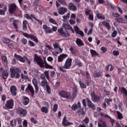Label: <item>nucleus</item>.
Masks as SVG:
<instances>
[{
    "mask_svg": "<svg viewBox=\"0 0 127 127\" xmlns=\"http://www.w3.org/2000/svg\"><path fill=\"white\" fill-rule=\"evenodd\" d=\"M46 88L48 94H50L51 93V89H50V87L49 85H48L46 86Z\"/></svg>",
    "mask_w": 127,
    "mask_h": 127,
    "instance_id": "54",
    "label": "nucleus"
},
{
    "mask_svg": "<svg viewBox=\"0 0 127 127\" xmlns=\"http://www.w3.org/2000/svg\"><path fill=\"white\" fill-rule=\"evenodd\" d=\"M52 32H53L52 31V30L50 29V28L48 27V28H47L46 29V32H45V33L46 34H48V33H52Z\"/></svg>",
    "mask_w": 127,
    "mask_h": 127,
    "instance_id": "46",
    "label": "nucleus"
},
{
    "mask_svg": "<svg viewBox=\"0 0 127 127\" xmlns=\"http://www.w3.org/2000/svg\"><path fill=\"white\" fill-rule=\"evenodd\" d=\"M22 100H23V104L24 105V106H26L27 105H28V103H29V98L26 96H23L22 97Z\"/></svg>",
    "mask_w": 127,
    "mask_h": 127,
    "instance_id": "22",
    "label": "nucleus"
},
{
    "mask_svg": "<svg viewBox=\"0 0 127 127\" xmlns=\"http://www.w3.org/2000/svg\"><path fill=\"white\" fill-rule=\"evenodd\" d=\"M45 67L46 69H53V67L48 64H47V63L45 61Z\"/></svg>",
    "mask_w": 127,
    "mask_h": 127,
    "instance_id": "37",
    "label": "nucleus"
},
{
    "mask_svg": "<svg viewBox=\"0 0 127 127\" xmlns=\"http://www.w3.org/2000/svg\"><path fill=\"white\" fill-rule=\"evenodd\" d=\"M15 120H16V122H17L18 125H21V123H22V120L20 117L16 118Z\"/></svg>",
    "mask_w": 127,
    "mask_h": 127,
    "instance_id": "42",
    "label": "nucleus"
},
{
    "mask_svg": "<svg viewBox=\"0 0 127 127\" xmlns=\"http://www.w3.org/2000/svg\"><path fill=\"white\" fill-rule=\"evenodd\" d=\"M122 92L124 93V94H125L126 96L127 97V90L125 87H122L121 88Z\"/></svg>",
    "mask_w": 127,
    "mask_h": 127,
    "instance_id": "48",
    "label": "nucleus"
},
{
    "mask_svg": "<svg viewBox=\"0 0 127 127\" xmlns=\"http://www.w3.org/2000/svg\"><path fill=\"white\" fill-rule=\"evenodd\" d=\"M115 20L118 22V23H124V19L122 18H116Z\"/></svg>",
    "mask_w": 127,
    "mask_h": 127,
    "instance_id": "38",
    "label": "nucleus"
},
{
    "mask_svg": "<svg viewBox=\"0 0 127 127\" xmlns=\"http://www.w3.org/2000/svg\"><path fill=\"white\" fill-rule=\"evenodd\" d=\"M93 76L95 78H97V77H100L101 76V72H95L93 73Z\"/></svg>",
    "mask_w": 127,
    "mask_h": 127,
    "instance_id": "45",
    "label": "nucleus"
},
{
    "mask_svg": "<svg viewBox=\"0 0 127 127\" xmlns=\"http://www.w3.org/2000/svg\"><path fill=\"white\" fill-rule=\"evenodd\" d=\"M5 106L3 107L5 110V109H12L13 108V100L10 99L7 101Z\"/></svg>",
    "mask_w": 127,
    "mask_h": 127,
    "instance_id": "6",
    "label": "nucleus"
},
{
    "mask_svg": "<svg viewBox=\"0 0 127 127\" xmlns=\"http://www.w3.org/2000/svg\"><path fill=\"white\" fill-rule=\"evenodd\" d=\"M2 61L5 63V64H6L7 63V60H6V57L4 56H2Z\"/></svg>",
    "mask_w": 127,
    "mask_h": 127,
    "instance_id": "55",
    "label": "nucleus"
},
{
    "mask_svg": "<svg viewBox=\"0 0 127 127\" xmlns=\"http://www.w3.org/2000/svg\"><path fill=\"white\" fill-rule=\"evenodd\" d=\"M113 53L114 56H119L120 55V52L118 51H114Z\"/></svg>",
    "mask_w": 127,
    "mask_h": 127,
    "instance_id": "57",
    "label": "nucleus"
},
{
    "mask_svg": "<svg viewBox=\"0 0 127 127\" xmlns=\"http://www.w3.org/2000/svg\"><path fill=\"white\" fill-rule=\"evenodd\" d=\"M66 58V55H61L60 56L58 57V62H62L64 59Z\"/></svg>",
    "mask_w": 127,
    "mask_h": 127,
    "instance_id": "28",
    "label": "nucleus"
},
{
    "mask_svg": "<svg viewBox=\"0 0 127 127\" xmlns=\"http://www.w3.org/2000/svg\"><path fill=\"white\" fill-rule=\"evenodd\" d=\"M39 3V0H35L33 4V5H34V6H37Z\"/></svg>",
    "mask_w": 127,
    "mask_h": 127,
    "instance_id": "56",
    "label": "nucleus"
},
{
    "mask_svg": "<svg viewBox=\"0 0 127 127\" xmlns=\"http://www.w3.org/2000/svg\"><path fill=\"white\" fill-rule=\"evenodd\" d=\"M70 51L72 53V54H75V49L73 47H71L69 49Z\"/></svg>",
    "mask_w": 127,
    "mask_h": 127,
    "instance_id": "62",
    "label": "nucleus"
},
{
    "mask_svg": "<svg viewBox=\"0 0 127 127\" xmlns=\"http://www.w3.org/2000/svg\"><path fill=\"white\" fill-rule=\"evenodd\" d=\"M90 95L93 102H100L101 101V97L99 96H97L94 91L91 92Z\"/></svg>",
    "mask_w": 127,
    "mask_h": 127,
    "instance_id": "5",
    "label": "nucleus"
},
{
    "mask_svg": "<svg viewBox=\"0 0 127 127\" xmlns=\"http://www.w3.org/2000/svg\"><path fill=\"white\" fill-rule=\"evenodd\" d=\"M90 53L92 55V56H98L99 55L96 51L94 50H90Z\"/></svg>",
    "mask_w": 127,
    "mask_h": 127,
    "instance_id": "36",
    "label": "nucleus"
},
{
    "mask_svg": "<svg viewBox=\"0 0 127 127\" xmlns=\"http://www.w3.org/2000/svg\"><path fill=\"white\" fill-rule=\"evenodd\" d=\"M10 73H11V78H17L18 79L20 77L19 73H20V69L15 67L13 68H10Z\"/></svg>",
    "mask_w": 127,
    "mask_h": 127,
    "instance_id": "1",
    "label": "nucleus"
},
{
    "mask_svg": "<svg viewBox=\"0 0 127 127\" xmlns=\"http://www.w3.org/2000/svg\"><path fill=\"white\" fill-rule=\"evenodd\" d=\"M14 56L15 58L17 59V60H18V61H20V62H23V63H24L25 62V61H26L28 65H30V60H28L27 58L25 57L22 58L21 57V56L18 55L16 54H15Z\"/></svg>",
    "mask_w": 127,
    "mask_h": 127,
    "instance_id": "2",
    "label": "nucleus"
},
{
    "mask_svg": "<svg viewBox=\"0 0 127 127\" xmlns=\"http://www.w3.org/2000/svg\"><path fill=\"white\" fill-rule=\"evenodd\" d=\"M68 9L70 10H72L73 11H76L77 10V6L74 3L70 2L68 4Z\"/></svg>",
    "mask_w": 127,
    "mask_h": 127,
    "instance_id": "15",
    "label": "nucleus"
},
{
    "mask_svg": "<svg viewBox=\"0 0 127 127\" xmlns=\"http://www.w3.org/2000/svg\"><path fill=\"white\" fill-rule=\"evenodd\" d=\"M79 85L81 88H83V89H86V85L84 84V83L82 82V81H79Z\"/></svg>",
    "mask_w": 127,
    "mask_h": 127,
    "instance_id": "53",
    "label": "nucleus"
},
{
    "mask_svg": "<svg viewBox=\"0 0 127 127\" xmlns=\"http://www.w3.org/2000/svg\"><path fill=\"white\" fill-rule=\"evenodd\" d=\"M41 111L43 113H45V114L48 113V109L46 107H42Z\"/></svg>",
    "mask_w": 127,
    "mask_h": 127,
    "instance_id": "40",
    "label": "nucleus"
},
{
    "mask_svg": "<svg viewBox=\"0 0 127 127\" xmlns=\"http://www.w3.org/2000/svg\"><path fill=\"white\" fill-rule=\"evenodd\" d=\"M23 35L25 36V37H27V38H30L31 39L33 40L34 42H36V43H38V39L35 36H33L32 34H28L26 33H24L23 34Z\"/></svg>",
    "mask_w": 127,
    "mask_h": 127,
    "instance_id": "7",
    "label": "nucleus"
},
{
    "mask_svg": "<svg viewBox=\"0 0 127 127\" xmlns=\"http://www.w3.org/2000/svg\"><path fill=\"white\" fill-rule=\"evenodd\" d=\"M32 83L35 87V93L38 94V91L39 90V87H38V81L35 78H33L32 80Z\"/></svg>",
    "mask_w": 127,
    "mask_h": 127,
    "instance_id": "13",
    "label": "nucleus"
},
{
    "mask_svg": "<svg viewBox=\"0 0 127 127\" xmlns=\"http://www.w3.org/2000/svg\"><path fill=\"white\" fill-rule=\"evenodd\" d=\"M58 69L59 70V71H61L62 72H65L66 70L65 69V65H64V66H60V65H58Z\"/></svg>",
    "mask_w": 127,
    "mask_h": 127,
    "instance_id": "32",
    "label": "nucleus"
},
{
    "mask_svg": "<svg viewBox=\"0 0 127 127\" xmlns=\"http://www.w3.org/2000/svg\"><path fill=\"white\" fill-rule=\"evenodd\" d=\"M84 123L83 125H86L89 123V118L88 117H86L84 120H83Z\"/></svg>",
    "mask_w": 127,
    "mask_h": 127,
    "instance_id": "49",
    "label": "nucleus"
},
{
    "mask_svg": "<svg viewBox=\"0 0 127 127\" xmlns=\"http://www.w3.org/2000/svg\"><path fill=\"white\" fill-rule=\"evenodd\" d=\"M78 95V88L77 86H74L72 88V99H75L76 97H77Z\"/></svg>",
    "mask_w": 127,
    "mask_h": 127,
    "instance_id": "16",
    "label": "nucleus"
},
{
    "mask_svg": "<svg viewBox=\"0 0 127 127\" xmlns=\"http://www.w3.org/2000/svg\"><path fill=\"white\" fill-rule=\"evenodd\" d=\"M59 95L62 98L70 99L72 98V96L68 92H66L64 91H62L59 92Z\"/></svg>",
    "mask_w": 127,
    "mask_h": 127,
    "instance_id": "4",
    "label": "nucleus"
},
{
    "mask_svg": "<svg viewBox=\"0 0 127 127\" xmlns=\"http://www.w3.org/2000/svg\"><path fill=\"white\" fill-rule=\"evenodd\" d=\"M18 20H14L13 21L12 25L13 26V27L14 29H15V31L16 32H18Z\"/></svg>",
    "mask_w": 127,
    "mask_h": 127,
    "instance_id": "17",
    "label": "nucleus"
},
{
    "mask_svg": "<svg viewBox=\"0 0 127 127\" xmlns=\"http://www.w3.org/2000/svg\"><path fill=\"white\" fill-rule=\"evenodd\" d=\"M69 27H70V24L69 23L63 24V27H64V28H65V29H67V28H69Z\"/></svg>",
    "mask_w": 127,
    "mask_h": 127,
    "instance_id": "44",
    "label": "nucleus"
},
{
    "mask_svg": "<svg viewBox=\"0 0 127 127\" xmlns=\"http://www.w3.org/2000/svg\"><path fill=\"white\" fill-rule=\"evenodd\" d=\"M100 122L98 123V126L99 127H107L105 122L103 120H100Z\"/></svg>",
    "mask_w": 127,
    "mask_h": 127,
    "instance_id": "27",
    "label": "nucleus"
},
{
    "mask_svg": "<svg viewBox=\"0 0 127 127\" xmlns=\"http://www.w3.org/2000/svg\"><path fill=\"white\" fill-rule=\"evenodd\" d=\"M27 113V112H26V110L24 109L23 108H19L17 109V114H18V115H19L20 117H25Z\"/></svg>",
    "mask_w": 127,
    "mask_h": 127,
    "instance_id": "8",
    "label": "nucleus"
},
{
    "mask_svg": "<svg viewBox=\"0 0 127 127\" xmlns=\"http://www.w3.org/2000/svg\"><path fill=\"white\" fill-rule=\"evenodd\" d=\"M58 32L59 35H61V36H62L63 37L66 38L70 37L69 32H68V31L64 32V30L62 28L58 29Z\"/></svg>",
    "mask_w": 127,
    "mask_h": 127,
    "instance_id": "3",
    "label": "nucleus"
},
{
    "mask_svg": "<svg viewBox=\"0 0 127 127\" xmlns=\"http://www.w3.org/2000/svg\"><path fill=\"white\" fill-rule=\"evenodd\" d=\"M53 46L55 49H58V48H59V43H57V42H55V43L53 44Z\"/></svg>",
    "mask_w": 127,
    "mask_h": 127,
    "instance_id": "47",
    "label": "nucleus"
},
{
    "mask_svg": "<svg viewBox=\"0 0 127 127\" xmlns=\"http://www.w3.org/2000/svg\"><path fill=\"white\" fill-rule=\"evenodd\" d=\"M72 60L71 58L67 59L66 60L64 64V67L65 69H70V68H71V66H72Z\"/></svg>",
    "mask_w": 127,
    "mask_h": 127,
    "instance_id": "11",
    "label": "nucleus"
},
{
    "mask_svg": "<svg viewBox=\"0 0 127 127\" xmlns=\"http://www.w3.org/2000/svg\"><path fill=\"white\" fill-rule=\"evenodd\" d=\"M117 114L119 120H122V119H124V117H123V114H122L121 112H120L119 111H117Z\"/></svg>",
    "mask_w": 127,
    "mask_h": 127,
    "instance_id": "39",
    "label": "nucleus"
},
{
    "mask_svg": "<svg viewBox=\"0 0 127 127\" xmlns=\"http://www.w3.org/2000/svg\"><path fill=\"white\" fill-rule=\"evenodd\" d=\"M2 78L4 79V80H5L8 77V73L6 71H4L2 73Z\"/></svg>",
    "mask_w": 127,
    "mask_h": 127,
    "instance_id": "34",
    "label": "nucleus"
},
{
    "mask_svg": "<svg viewBox=\"0 0 127 127\" xmlns=\"http://www.w3.org/2000/svg\"><path fill=\"white\" fill-rule=\"evenodd\" d=\"M102 24L104 25V26L106 27L108 30H110V29H111V25H110V24L108 23V22L106 21H103L102 22Z\"/></svg>",
    "mask_w": 127,
    "mask_h": 127,
    "instance_id": "26",
    "label": "nucleus"
},
{
    "mask_svg": "<svg viewBox=\"0 0 127 127\" xmlns=\"http://www.w3.org/2000/svg\"><path fill=\"white\" fill-rule=\"evenodd\" d=\"M96 16L99 19H102V20H105V19H106L105 16H104V15H102L101 13H97Z\"/></svg>",
    "mask_w": 127,
    "mask_h": 127,
    "instance_id": "31",
    "label": "nucleus"
},
{
    "mask_svg": "<svg viewBox=\"0 0 127 127\" xmlns=\"http://www.w3.org/2000/svg\"><path fill=\"white\" fill-rule=\"evenodd\" d=\"M9 13L12 14L15 12V10H16V5L14 3H11L9 4Z\"/></svg>",
    "mask_w": 127,
    "mask_h": 127,
    "instance_id": "9",
    "label": "nucleus"
},
{
    "mask_svg": "<svg viewBox=\"0 0 127 127\" xmlns=\"http://www.w3.org/2000/svg\"><path fill=\"white\" fill-rule=\"evenodd\" d=\"M74 30L75 31V33H77V34H79V35H81V36H84V32L82 31H80L79 27L75 26Z\"/></svg>",
    "mask_w": 127,
    "mask_h": 127,
    "instance_id": "20",
    "label": "nucleus"
},
{
    "mask_svg": "<svg viewBox=\"0 0 127 127\" xmlns=\"http://www.w3.org/2000/svg\"><path fill=\"white\" fill-rule=\"evenodd\" d=\"M58 1H59L61 4H63V5H67V3H66L65 0H58Z\"/></svg>",
    "mask_w": 127,
    "mask_h": 127,
    "instance_id": "43",
    "label": "nucleus"
},
{
    "mask_svg": "<svg viewBox=\"0 0 127 127\" xmlns=\"http://www.w3.org/2000/svg\"><path fill=\"white\" fill-rule=\"evenodd\" d=\"M5 100H6V96H5L4 94L2 95L1 101L3 102V104H4V102H5Z\"/></svg>",
    "mask_w": 127,
    "mask_h": 127,
    "instance_id": "51",
    "label": "nucleus"
},
{
    "mask_svg": "<svg viewBox=\"0 0 127 127\" xmlns=\"http://www.w3.org/2000/svg\"><path fill=\"white\" fill-rule=\"evenodd\" d=\"M77 113L78 114V115H85V111H84V110L82 108H80L79 110H77Z\"/></svg>",
    "mask_w": 127,
    "mask_h": 127,
    "instance_id": "33",
    "label": "nucleus"
},
{
    "mask_svg": "<svg viewBox=\"0 0 127 127\" xmlns=\"http://www.w3.org/2000/svg\"><path fill=\"white\" fill-rule=\"evenodd\" d=\"M23 126L24 127H27V121L26 120H24L23 122Z\"/></svg>",
    "mask_w": 127,
    "mask_h": 127,
    "instance_id": "64",
    "label": "nucleus"
},
{
    "mask_svg": "<svg viewBox=\"0 0 127 127\" xmlns=\"http://www.w3.org/2000/svg\"><path fill=\"white\" fill-rule=\"evenodd\" d=\"M80 109H81V103L80 102L74 103L71 106V110L72 111H77V110H79Z\"/></svg>",
    "mask_w": 127,
    "mask_h": 127,
    "instance_id": "14",
    "label": "nucleus"
},
{
    "mask_svg": "<svg viewBox=\"0 0 127 127\" xmlns=\"http://www.w3.org/2000/svg\"><path fill=\"white\" fill-rule=\"evenodd\" d=\"M104 92L105 93L106 95L107 96H110L111 92L109 90H106L105 87L104 88Z\"/></svg>",
    "mask_w": 127,
    "mask_h": 127,
    "instance_id": "50",
    "label": "nucleus"
},
{
    "mask_svg": "<svg viewBox=\"0 0 127 127\" xmlns=\"http://www.w3.org/2000/svg\"><path fill=\"white\" fill-rule=\"evenodd\" d=\"M75 43L79 47H81V46H84V43H83V41L80 38L76 39Z\"/></svg>",
    "mask_w": 127,
    "mask_h": 127,
    "instance_id": "23",
    "label": "nucleus"
},
{
    "mask_svg": "<svg viewBox=\"0 0 127 127\" xmlns=\"http://www.w3.org/2000/svg\"><path fill=\"white\" fill-rule=\"evenodd\" d=\"M87 105L89 108H91L92 110H96V106L92 103V101L90 100H89V99L87 100Z\"/></svg>",
    "mask_w": 127,
    "mask_h": 127,
    "instance_id": "24",
    "label": "nucleus"
},
{
    "mask_svg": "<svg viewBox=\"0 0 127 127\" xmlns=\"http://www.w3.org/2000/svg\"><path fill=\"white\" fill-rule=\"evenodd\" d=\"M4 9H0V15H5V11L7 9L6 6L5 5L4 7Z\"/></svg>",
    "mask_w": 127,
    "mask_h": 127,
    "instance_id": "30",
    "label": "nucleus"
},
{
    "mask_svg": "<svg viewBox=\"0 0 127 127\" xmlns=\"http://www.w3.org/2000/svg\"><path fill=\"white\" fill-rule=\"evenodd\" d=\"M57 109H58V105L55 104L53 109V112H56L57 111Z\"/></svg>",
    "mask_w": 127,
    "mask_h": 127,
    "instance_id": "59",
    "label": "nucleus"
},
{
    "mask_svg": "<svg viewBox=\"0 0 127 127\" xmlns=\"http://www.w3.org/2000/svg\"><path fill=\"white\" fill-rule=\"evenodd\" d=\"M21 42H22L24 45H25V44H27V40L26 39L23 38L21 39Z\"/></svg>",
    "mask_w": 127,
    "mask_h": 127,
    "instance_id": "52",
    "label": "nucleus"
},
{
    "mask_svg": "<svg viewBox=\"0 0 127 127\" xmlns=\"http://www.w3.org/2000/svg\"><path fill=\"white\" fill-rule=\"evenodd\" d=\"M62 125L63 126H64V127H69V126L71 125V123L68 122L67 121V118L66 117H64L63 119Z\"/></svg>",
    "mask_w": 127,
    "mask_h": 127,
    "instance_id": "18",
    "label": "nucleus"
},
{
    "mask_svg": "<svg viewBox=\"0 0 127 127\" xmlns=\"http://www.w3.org/2000/svg\"><path fill=\"white\" fill-rule=\"evenodd\" d=\"M101 51H102L103 53H106V52L108 51V50L107 49V48H106V47H101Z\"/></svg>",
    "mask_w": 127,
    "mask_h": 127,
    "instance_id": "61",
    "label": "nucleus"
},
{
    "mask_svg": "<svg viewBox=\"0 0 127 127\" xmlns=\"http://www.w3.org/2000/svg\"><path fill=\"white\" fill-rule=\"evenodd\" d=\"M35 61H36L38 65H39L40 67L41 68H43L44 67V63H43V61L41 58L39 57H35Z\"/></svg>",
    "mask_w": 127,
    "mask_h": 127,
    "instance_id": "10",
    "label": "nucleus"
},
{
    "mask_svg": "<svg viewBox=\"0 0 127 127\" xmlns=\"http://www.w3.org/2000/svg\"><path fill=\"white\" fill-rule=\"evenodd\" d=\"M10 90L12 96H16V87H15V86H11L10 88Z\"/></svg>",
    "mask_w": 127,
    "mask_h": 127,
    "instance_id": "19",
    "label": "nucleus"
},
{
    "mask_svg": "<svg viewBox=\"0 0 127 127\" xmlns=\"http://www.w3.org/2000/svg\"><path fill=\"white\" fill-rule=\"evenodd\" d=\"M22 28L24 31H26V30H27V22L26 20H24L23 21Z\"/></svg>",
    "mask_w": 127,
    "mask_h": 127,
    "instance_id": "29",
    "label": "nucleus"
},
{
    "mask_svg": "<svg viewBox=\"0 0 127 127\" xmlns=\"http://www.w3.org/2000/svg\"><path fill=\"white\" fill-rule=\"evenodd\" d=\"M40 85L41 86V87L45 88L47 87V86H48V82H47L46 79H45L40 82Z\"/></svg>",
    "mask_w": 127,
    "mask_h": 127,
    "instance_id": "25",
    "label": "nucleus"
},
{
    "mask_svg": "<svg viewBox=\"0 0 127 127\" xmlns=\"http://www.w3.org/2000/svg\"><path fill=\"white\" fill-rule=\"evenodd\" d=\"M58 10L59 14L63 15V14H65L68 11V9L64 7H60L58 8Z\"/></svg>",
    "mask_w": 127,
    "mask_h": 127,
    "instance_id": "12",
    "label": "nucleus"
},
{
    "mask_svg": "<svg viewBox=\"0 0 127 127\" xmlns=\"http://www.w3.org/2000/svg\"><path fill=\"white\" fill-rule=\"evenodd\" d=\"M29 46H31V47H34V46H35V44L34 43H33V42L31 41H29Z\"/></svg>",
    "mask_w": 127,
    "mask_h": 127,
    "instance_id": "58",
    "label": "nucleus"
},
{
    "mask_svg": "<svg viewBox=\"0 0 127 127\" xmlns=\"http://www.w3.org/2000/svg\"><path fill=\"white\" fill-rule=\"evenodd\" d=\"M49 21L51 22V23H52L53 24H55L56 25H58V24H57V22L53 18H50Z\"/></svg>",
    "mask_w": 127,
    "mask_h": 127,
    "instance_id": "41",
    "label": "nucleus"
},
{
    "mask_svg": "<svg viewBox=\"0 0 127 127\" xmlns=\"http://www.w3.org/2000/svg\"><path fill=\"white\" fill-rule=\"evenodd\" d=\"M10 126L12 127H14L15 126H16V121L15 119H13L12 121L10 122Z\"/></svg>",
    "mask_w": 127,
    "mask_h": 127,
    "instance_id": "35",
    "label": "nucleus"
},
{
    "mask_svg": "<svg viewBox=\"0 0 127 127\" xmlns=\"http://www.w3.org/2000/svg\"><path fill=\"white\" fill-rule=\"evenodd\" d=\"M27 89H28V90H29V91L30 92L31 94H32V97H33L35 95L34 88H33V87L30 84H28Z\"/></svg>",
    "mask_w": 127,
    "mask_h": 127,
    "instance_id": "21",
    "label": "nucleus"
},
{
    "mask_svg": "<svg viewBox=\"0 0 127 127\" xmlns=\"http://www.w3.org/2000/svg\"><path fill=\"white\" fill-rule=\"evenodd\" d=\"M44 74H45V75L47 79L48 80H49V73H48V71H45L44 72Z\"/></svg>",
    "mask_w": 127,
    "mask_h": 127,
    "instance_id": "60",
    "label": "nucleus"
},
{
    "mask_svg": "<svg viewBox=\"0 0 127 127\" xmlns=\"http://www.w3.org/2000/svg\"><path fill=\"white\" fill-rule=\"evenodd\" d=\"M69 22L70 24H71L72 25L75 24V23H76V22L73 19H70L69 21Z\"/></svg>",
    "mask_w": 127,
    "mask_h": 127,
    "instance_id": "63",
    "label": "nucleus"
}]
</instances>
